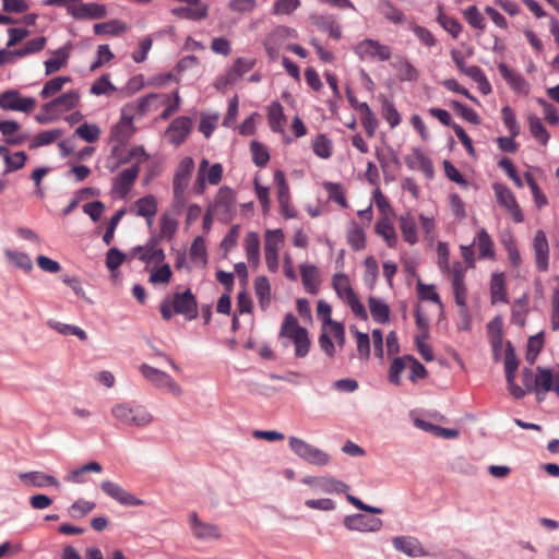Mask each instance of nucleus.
Wrapping results in <instances>:
<instances>
[{
  "mask_svg": "<svg viewBox=\"0 0 559 559\" xmlns=\"http://www.w3.org/2000/svg\"><path fill=\"white\" fill-rule=\"evenodd\" d=\"M102 469H103V467L98 462L92 461V462H88V463L82 465L79 468L71 471L66 476V480L69 483H73V484H82V483H84V479L82 477L84 473H88V472L100 473Z\"/></svg>",
  "mask_w": 559,
  "mask_h": 559,
  "instance_id": "49",
  "label": "nucleus"
},
{
  "mask_svg": "<svg viewBox=\"0 0 559 559\" xmlns=\"http://www.w3.org/2000/svg\"><path fill=\"white\" fill-rule=\"evenodd\" d=\"M533 251L535 257L536 267L540 272H546L549 269V243L546 234L543 230H537L533 238Z\"/></svg>",
  "mask_w": 559,
  "mask_h": 559,
  "instance_id": "20",
  "label": "nucleus"
},
{
  "mask_svg": "<svg viewBox=\"0 0 559 559\" xmlns=\"http://www.w3.org/2000/svg\"><path fill=\"white\" fill-rule=\"evenodd\" d=\"M280 337L284 340V345L290 342L295 346V356L304 358L308 355L311 342L307 329L302 328L296 317L287 313L281 326Z\"/></svg>",
  "mask_w": 559,
  "mask_h": 559,
  "instance_id": "2",
  "label": "nucleus"
},
{
  "mask_svg": "<svg viewBox=\"0 0 559 559\" xmlns=\"http://www.w3.org/2000/svg\"><path fill=\"white\" fill-rule=\"evenodd\" d=\"M130 257L150 265H159L165 260V251L159 248L155 240H150L143 246H138L130 251Z\"/></svg>",
  "mask_w": 559,
  "mask_h": 559,
  "instance_id": "13",
  "label": "nucleus"
},
{
  "mask_svg": "<svg viewBox=\"0 0 559 559\" xmlns=\"http://www.w3.org/2000/svg\"><path fill=\"white\" fill-rule=\"evenodd\" d=\"M140 174V166L134 164L130 168L123 169L114 180L112 189L121 198H126Z\"/></svg>",
  "mask_w": 559,
  "mask_h": 559,
  "instance_id": "25",
  "label": "nucleus"
},
{
  "mask_svg": "<svg viewBox=\"0 0 559 559\" xmlns=\"http://www.w3.org/2000/svg\"><path fill=\"white\" fill-rule=\"evenodd\" d=\"M209 7L206 4L189 7H180L171 10V13L180 19L199 21L207 16Z\"/></svg>",
  "mask_w": 559,
  "mask_h": 559,
  "instance_id": "40",
  "label": "nucleus"
},
{
  "mask_svg": "<svg viewBox=\"0 0 559 559\" xmlns=\"http://www.w3.org/2000/svg\"><path fill=\"white\" fill-rule=\"evenodd\" d=\"M107 14V8L102 3H82L78 4L76 11L73 12V17L76 20H93L103 19Z\"/></svg>",
  "mask_w": 559,
  "mask_h": 559,
  "instance_id": "28",
  "label": "nucleus"
},
{
  "mask_svg": "<svg viewBox=\"0 0 559 559\" xmlns=\"http://www.w3.org/2000/svg\"><path fill=\"white\" fill-rule=\"evenodd\" d=\"M36 106L33 97H23L16 90H9L0 94V108L21 112H31Z\"/></svg>",
  "mask_w": 559,
  "mask_h": 559,
  "instance_id": "12",
  "label": "nucleus"
},
{
  "mask_svg": "<svg viewBox=\"0 0 559 559\" xmlns=\"http://www.w3.org/2000/svg\"><path fill=\"white\" fill-rule=\"evenodd\" d=\"M80 102L81 94L79 91H68L62 95L53 98L52 100L44 104L40 108V111L35 116V120L41 124L52 122L58 119L61 114L76 108Z\"/></svg>",
  "mask_w": 559,
  "mask_h": 559,
  "instance_id": "3",
  "label": "nucleus"
},
{
  "mask_svg": "<svg viewBox=\"0 0 559 559\" xmlns=\"http://www.w3.org/2000/svg\"><path fill=\"white\" fill-rule=\"evenodd\" d=\"M399 223L403 239L409 245H415L418 241V235L414 216L405 213L399 217Z\"/></svg>",
  "mask_w": 559,
  "mask_h": 559,
  "instance_id": "36",
  "label": "nucleus"
},
{
  "mask_svg": "<svg viewBox=\"0 0 559 559\" xmlns=\"http://www.w3.org/2000/svg\"><path fill=\"white\" fill-rule=\"evenodd\" d=\"M177 229H178V219L169 213H164L160 216L159 237L163 239L170 240L175 236Z\"/></svg>",
  "mask_w": 559,
  "mask_h": 559,
  "instance_id": "59",
  "label": "nucleus"
},
{
  "mask_svg": "<svg viewBox=\"0 0 559 559\" xmlns=\"http://www.w3.org/2000/svg\"><path fill=\"white\" fill-rule=\"evenodd\" d=\"M493 191L497 201L502 205L513 217L516 223L523 222V214L520 210L519 204L515 201L513 193L503 185L495 183Z\"/></svg>",
  "mask_w": 559,
  "mask_h": 559,
  "instance_id": "19",
  "label": "nucleus"
},
{
  "mask_svg": "<svg viewBox=\"0 0 559 559\" xmlns=\"http://www.w3.org/2000/svg\"><path fill=\"white\" fill-rule=\"evenodd\" d=\"M347 531L359 533H377L382 530L383 521L379 518H370L362 513L348 514L343 520Z\"/></svg>",
  "mask_w": 559,
  "mask_h": 559,
  "instance_id": "11",
  "label": "nucleus"
},
{
  "mask_svg": "<svg viewBox=\"0 0 559 559\" xmlns=\"http://www.w3.org/2000/svg\"><path fill=\"white\" fill-rule=\"evenodd\" d=\"M173 272L167 263H160L159 265H154L150 270V282L152 284H168L171 280Z\"/></svg>",
  "mask_w": 559,
  "mask_h": 559,
  "instance_id": "54",
  "label": "nucleus"
},
{
  "mask_svg": "<svg viewBox=\"0 0 559 559\" xmlns=\"http://www.w3.org/2000/svg\"><path fill=\"white\" fill-rule=\"evenodd\" d=\"M290 450L301 460L317 466H325L331 462L330 455L323 450L297 437L289 438Z\"/></svg>",
  "mask_w": 559,
  "mask_h": 559,
  "instance_id": "7",
  "label": "nucleus"
},
{
  "mask_svg": "<svg viewBox=\"0 0 559 559\" xmlns=\"http://www.w3.org/2000/svg\"><path fill=\"white\" fill-rule=\"evenodd\" d=\"M102 491L108 497L115 499L117 502L123 506L138 507L142 506L143 501L135 496L124 490L120 485L111 480H103L100 483Z\"/></svg>",
  "mask_w": 559,
  "mask_h": 559,
  "instance_id": "18",
  "label": "nucleus"
},
{
  "mask_svg": "<svg viewBox=\"0 0 559 559\" xmlns=\"http://www.w3.org/2000/svg\"><path fill=\"white\" fill-rule=\"evenodd\" d=\"M20 124L13 120L0 121V131L5 138V142L12 145H20L25 142L26 136L16 134Z\"/></svg>",
  "mask_w": 559,
  "mask_h": 559,
  "instance_id": "41",
  "label": "nucleus"
},
{
  "mask_svg": "<svg viewBox=\"0 0 559 559\" xmlns=\"http://www.w3.org/2000/svg\"><path fill=\"white\" fill-rule=\"evenodd\" d=\"M100 134L102 130L95 123L84 122L81 126H79L75 130V135L87 143H94L98 141Z\"/></svg>",
  "mask_w": 559,
  "mask_h": 559,
  "instance_id": "57",
  "label": "nucleus"
},
{
  "mask_svg": "<svg viewBox=\"0 0 559 559\" xmlns=\"http://www.w3.org/2000/svg\"><path fill=\"white\" fill-rule=\"evenodd\" d=\"M462 73H464L465 75L471 78L473 81H475L478 85V90L484 95H488L491 93V85L488 82L483 70L478 66H467L465 69H463Z\"/></svg>",
  "mask_w": 559,
  "mask_h": 559,
  "instance_id": "47",
  "label": "nucleus"
},
{
  "mask_svg": "<svg viewBox=\"0 0 559 559\" xmlns=\"http://www.w3.org/2000/svg\"><path fill=\"white\" fill-rule=\"evenodd\" d=\"M194 169V160L190 156L183 157L175 171L173 179V194L174 202L173 205L178 211L185 205L186 202V192L190 182V178L192 171Z\"/></svg>",
  "mask_w": 559,
  "mask_h": 559,
  "instance_id": "4",
  "label": "nucleus"
},
{
  "mask_svg": "<svg viewBox=\"0 0 559 559\" xmlns=\"http://www.w3.org/2000/svg\"><path fill=\"white\" fill-rule=\"evenodd\" d=\"M302 483L313 490L324 493H342L349 489L347 484L331 476H307L302 478Z\"/></svg>",
  "mask_w": 559,
  "mask_h": 559,
  "instance_id": "15",
  "label": "nucleus"
},
{
  "mask_svg": "<svg viewBox=\"0 0 559 559\" xmlns=\"http://www.w3.org/2000/svg\"><path fill=\"white\" fill-rule=\"evenodd\" d=\"M245 252L248 262L258 267L260 264V236L255 231H250L246 235L243 241Z\"/></svg>",
  "mask_w": 559,
  "mask_h": 559,
  "instance_id": "34",
  "label": "nucleus"
},
{
  "mask_svg": "<svg viewBox=\"0 0 559 559\" xmlns=\"http://www.w3.org/2000/svg\"><path fill=\"white\" fill-rule=\"evenodd\" d=\"M379 11L390 22L394 24H402L405 21L404 13L399 10L391 1H381Z\"/></svg>",
  "mask_w": 559,
  "mask_h": 559,
  "instance_id": "56",
  "label": "nucleus"
},
{
  "mask_svg": "<svg viewBox=\"0 0 559 559\" xmlns=\"http://www.w3.org/2000/svg\"><path fill=\"white\" fill-rule=\"evenodd\" d=\"M490 298L491 304L508 301L507 288L503 273H493L490 280Z\"/></svg>",
  "mask_w": 559,
  "mask_h": 559,
  "instance_id": "37",
  "label": "nucleus"
},
{
  "mask_svg": "<svg viewBox=\"0 0 559 559\" xmlns=\"http://www.w3.org/2000/svg\"><path fill=\"white\" fill-rule=\"evenodd\" d=\"M112 418L127 428H146L154 423L153 414L147 407L132 402H119L111 406Z\"/></svg>",
  "mask_w": 559,
  "mask_h": 559,
  "instance_id": "1",
  "label": "nucleus"
},
{
  "mask_svg": "<svg viewBox=\"0 0 559 559\" xmlns=\"http://www.w3.org/2000/svg\"><path fill=\"white\" fill-rule=\"evenodd\" d=\"M477 246L481 258L491 259L495 257L493 242L484 228H480L477 233Z\"/></svg>",
  "mask_w": 559,
  "mask_h": 559,
  "instance_id": "64",
  "label": "nucleus"
},
{
  "mask_svg": "<svg viewBox=\"0 0 559 559\" xmlns=\"http://www.w3.org/2000/svg\"><path fill=\"white\" fill-rule=\"evenodd\" d=\"M332 284L337 296L344 301L350 299L356 295L354 289L352 288L348 276L344 273L335 274L333 276Z\"/></svg>",
  "mask_w": 559,
  "mask_h": 559,
  "instance_id": "42",
  "label": "nucleus"
},
{
  "mask_svg": "<svg viewBox=\"0 0 559 559\" xmlns=\"http://www.w3.org/2000/svg\"><path fill=\"white\" fill-rule=\"evenodd\" d=\"M168 102H170V95L168 94H148L138 100L136 110L140 115H144L157 110Z\"/></svg>",
  "mask_w": 559,
  "mask_h": 559,
  "instance_id": "29",
  "label": "nucleus"
},
{
  "mask_svg": "<svg viewBox=\"0 0 559 559\" xmlns=\"http://www.w3.org/2000/svg\"><path fill=\"white\" fill-rule=\"evenodd\" d=\"M406 163L412 169H418L427 177L433 175V165L431 159L419 148H414L406 157Z\"/></svg>",
  "mask_w": 559,
  "mask_h": 559,
  "instance_id": "30",
  "label": "nucleus"
},
{
  "mask_svg": "<svg viewBox=\"0 0 559 559\" xmlns=\"http://www.w3.org/2000/svg\"><path fill=\"white\" fill-rule=\"evenodd\" d=\"M300 273L302 285L307 293L316 295L319 290L320 285L318 269L312 264H301Z\"/></svg>",
  "mask_w": 559,
  "mask_h": 559,
  "instance_id": "35",
  "label": "nucleus"
},
{
  "mask_svg": "<svg viewBox=\"0 0 559 559\" xmlns=\"http://www.w3.org/2000/svg\"><path fill=\"white\" fill-rule=\"evenodd\" d=\"M72 45L67 43L62 47L50 52V58L45 60V74L51 75L61 69L66 68L70 59Z\"/></svg>",
  "mask_w": 559,
  "mask_h": 559,
  "instance_id": "23",
  "label": "nucleus"
},
{
  "mask_svg": "<svg viewBox=\"0 0 559 559\" xmlns=\"http://www.w3.org/2000/svg\"><path fill=\"white\" fill-rule=\"evenodd\" d=\"M353 50L361 60L386 61L392 56L391 48L388 45L371 38H366L357 43Z\"/></svg>",
  "mask_w": 559,
  "mask_h": 559,
  "instance_id": "9",
  "label": "nucleus"
},
{
  "mask_svg": "<svg viewBox=\"0 0 559 559\" xmlns=\"http://www.w3.org/2000/svg\"><path fill=\"white\" fill-rule=\"evenodd\" d=\"M190 262L197 267H205L207 264V249L205 239L198 236L193 239L189 250Z\"/></svg>",
  "mask_w": 559,
  "mask_h": 559,
  "instance_id": "33",
  "label": "nucleus"
},
{
  "mask_svg": "<svg viewBox=\"0 0 559 559\" xmlns=\"http://www.w3.org/2000/svg\"><path fill=\"white\" fill-rule=\"evenodd\" d=\"M19 478L24 481L25 484L34 487H59L60 484L57 478H55L51 475L45 474L43 472H26V473H20Z\"/></svg>",
  "mask_w": 559,
  "mask_h": 559,
  "instance_id": "32",
  "label": "nucleus"
},
{
  "mask_svg": "<svg viewBox=\"0 0 559 559\" xmlns=\"http://www.w3.org/2000/svg\"><path fill=\"white\" fill-rule=\"evenodd\" d=\"M368 306L372 319L378 323H386L390 320V307L389 305L377 297L368 298Z\"/></svg>",
  "mask_w": 559,
  "mask_h": 559,
  "instance_id": "38",
  "label": "nucleus"
},
{
  "mask_svg": "<svg viewBox=\"0 0 559 559\" xmlns=\"http://www.w3.org/2000/svg\"><path fill=\"white\" fill-rule=\"evenodd\" d=\"M235 202L236 199L233 190L227 187H223L216 194L213 209L218 215L228 218L235 210Z\"/></svg>",
  "mask_w": 559,
  "mask_h": 559,
  "instance_id": "26",
  "label": "nucleus"
},
{
  "mask_svg": "<svg viewBox=\"0 0 559 559\" xmlns=\"http://www.w3.org/2000/svg\"><path fill=\"white\" fill-rule=\"evenodd\" d=\"M133 211L135 215L146 219L148 226H152L153 219L157 213V200L154 195L147 194L134 202Z\"/></svg>",
  "mask_w": 559,
  "mask_h": 559,
  "instance_id": "27",
  "label": "nucleus"
},
{
  "mask_svg": "<svg viewBox=\"0 0 559 559\" xmlns=\"http://www.w3.org/2000/svg\"><path fill=\"white\" fill-rule=\"evenodd\" d=\"M488 333L490 336V342L495 352V358H499V353L502 346V330H501V320L496 318L488 323Z\"/></svg>",
  "mask_w": 559,
  "mask_h": 559,
  "instance_id": "51",
  "label": "nucleus"
},
{
  "mask_svg": "<svg viewBox=\"0 0 559 559\" xmlns=\"http://www.w3.org/2000/svg\"><path fill=\"white\" fill-rule=\"evenodd\" d=\"M374 228L376 233L383 238L389 247H395L397 242V235L393 224L388 217H383L378 221Z\"/></svg>",
  "mask_w": 559,
  "mask_h": 559,
  "instance_id": "44",
  "label": "nucleus"
},
{
  "mask_svg": "<svg viewBox=\"0 0 559 559\" xmlns=\"http://www.w3.org/2000/svg\"><path fill=\"white\" fill-rule=\"evenodd\" d=\"M171 305L177 314L185 316L188 320H192L198 317L197 300L190 289L175 294L171 299Z\"/></svg>",
  "mask_w": 559,
  "mask_h": 559,
  "instance_id": "17",
  "label": "nucleus"
},
{
  "mask_svg": "<svg viewBox=\"0 0 559 559\" xmlns=\"http://www.w3.org/2000/svg\"><path fill=\"white\" fill-rule=\"evenodd\" d=\"M255 64L254 59L237 58L230 69L222 76L217 86L231 85L237 82L245 73L249 72Z\"/></svg>",
  "mask_w": 559,
  "mask_h": 559,
  "instance_id": "22",
  "label": "nucleus"
},
{
  "mask_svg": "<svg viewBox=\"0 0 559 559\" xmlns=\"http://www.w3.org/2000/svg\"><path fill=\"white\" fill-rule=\"evenodd\" d=\"M393 548L409 558L427 557L428 550L423 543L415 536L402 535L392 538Z\"/></svg>",
  "mask_w": 559,
  "mask_h": 559,
  "instance_id": "14",
  "label": "nucleus"
},
{
  "mask_svg": "<svg viewBox=\"0 0 559 559\" xmlns=\"http://www.w3.org/2000/svg\"><path fill=\"white\" fill-rule=\"evenodd\" d=\"M535 389L538 392H555L559 397V370L554 373L550 369L537 367Z\"/></svg>",
  "mask_w": 559,
  "mask_h": 559,
  "instance_id": "24",
  "label": "nucleus"
},
{
  "mask_svg": "<svg viewBox=\"0 0 559 559\" xmlns=\"http://www.w3.org/2000/svg\"><path fill=\"white\" fill-rule=\"evenodd\" d=\"M4 255L8 261L17 269H21L25 272H29L33 269V262L31 258L24 252L5 250Z\"/></svg>",
  "mask_w": 559,
  "mask_h": 559,
  "instance_id": "55",
  "label": "nucleus"
},
{
  "mask_svg": "<svg viewBox=\"0 0 559 559\" xmlns=\"http://www.w3.org/2000/svg\"><path fill=\"white\" fill-rule=\"evenodd\" d=\"M127 31V25L119 20H111L105 23H98L94 25V33L99 34H108V35H119Z\"/></svg>",
  "mask_w": 559,
  "mask_h": 559,
  "instance_id": "62",
  "label": "nucleus"
},
{
  "mask_svg": "<svg viewBox=\"0 0 559 559\" xmlns=\"http://www.w3.org/2000/svg\"><path fill=\"white\" fill-rule=\"evenodd\" d=\"M254 293L262 309H266L271 302V285L265 276L254 280Z\"/></svg>",
  "mask_w": 559,
  "mask_h": 559,
  "instance_id": "46",
  "label": "nucleus"
},
{
  "mask_svg": "<svg viewBox=\"0 0 559 559\" xmlns=\"http://www.w3.org/2000/svg\"><path fill=\"white\" fill-rule=\"evenodd\" d=\"M358 109L361 112V123L368 136L372 138L378 128V120L367 103L359 104Z\"/></svg>",
  "mask_w": 559,
  "mask_h": 559,
  "instance_id": "50",
  "label": "nucleus"
},
{
  "mask_svg": "<svg viewBox=\"0 0 559 559\" xmlns=\"http://www.w3.org/2000/svg\"><path fill=\"white\" fill-rule=\"evenodd\" d=\"M267 121L274 132H283L286 117L283 106L278 102L272 103L267 108Z\"/></svg>",
  "mask_w": 559,
  "mask_h": 559,
  "instance_id": "39",
  "label": "nucleus"
},
{
  "mask_svg": "<svg viewBox=\"0 0 559 559\" xmlns=\"http://www.w3.org/2000/svg\"><path fill=\"white\" fill-rule=\"evenodd\" d=\"M284 245V233L282 229L266 230L264 241L265 263L270 272H277L280 266V250Z\"/></svg>",
  "mask_w": 559,
  "mask_h": 559,
  "instance_id": "8",
  "label": "nucleus"
},
{
  "mask_svg": "<svg viewBox=\"0 0 559 559\" xmlns=\"http://www.w3.org/2000/svg\"><path fill=\"white\" fill-rule=\"evenodd\" d=\"M311 23L320 31L326 32L332 38L340 39L342 31L336 21L331 15L311 14Z\"/></svg>",
  "mask_w": 559,
  "mask_h": 559,
  "instance_id": "31",
  "label": "nucleus"
},
{
  "mask_svg": "<svg viewBox=\"0 0 559 559\" xmlns=\"http://www.w3.org/2000/svg\"><path fill=\"white\" fill-rule=\"evenodd\" d=\"M188 524L192 536L203 543L222 540L223 532L219 525L203 521L195 511L188 514Z\"/></svg>",
  "mask_w": 559,
  "mask_h": 559,
  "instance_id": "6",
  "label": "nucleus"
},
{
  "mask_svg": "<svg viewBox=\"0 0 559 559\" xmlns=\"http://www.w3.org/2000/svg\"><path fill=\"white\" fill-rule=\"evenodd\" d=\"M407 358L408 355L396 357L393 359L390 369H389V381L394 385H400L402 380L401 376L403 371L407 368Z\"/></svg>",
  "mask_w": 559,
  "mask_h": 559,
  "instance_id": "60",
  "label": "nucleus"
},
{
  "mask_svg": "<svg viewBox=\"0 0 559 559\" xmlns=\"http://www.w3.org/2000/svg\"><path fill=\"white\" fill-rule=\"evenodd\" d=\"M62 134H63V131L61 129H51V130L41 131L33 138L29 147L36 148L39 146L48 145V144L55 142L57 139L61 138Z\"/></svg>",
  "mask_w": 559,
  "mask_h": 559,
  "instance_id": "58",
  "label": "nucleus"
},
{
  "mask_svg": "<svg viewBox=\"0 0 559 559\" xmlns=\"http://www.w3.org/2000/svg\"><path fill=\"white\" fill-rule=\"evenodd\" d=\"M130 107L121 110L119 121L114 124L109 132V139L116 143H126L135 132L133 117L129 115Z\"/></svg>",
  "mask_w": 559,
  "mask_h": 559,
  "instance_id": "16",
  "label": "nucleus"
},
{
  "mask_svg": "<svg viewBox=\"0 0 559 559\" xmlns=\"http://www.w3.org/2000/svg\"><path fill=\"white\" fill-rule=\"evenodd\" d=\"M148 154L145 152L144 147L141 145L131 147L128 152L126 157H121L119 160L115 162L110 166V171H115L118 169L121 165L127 164L131 160H135V164L140 166L141 163L146 162L148 159Z\"/></svg>",
  "mask_w": 559,
  "mask_h": 559,
  "instance_id": "45",
  "label": "nucleus"
},
{
  "mask_svg": "<svg viewBox=\"0 0 559 559\" xmlns=\"http://www.w3.org/2000/svg\"><path fill=\"white\" fill-rule=\"evenodd\" d=\"M312 150L318 157L326 159L333 153L332 142L324 134H319L312 141Z\"/></svg>",
  "mask_w": 559,
  "mask_h": 559,
  "instance_id": "63",
  "label": "nucleus"
},
{
  "mask_svg": "<svg viewBox=\"0 0 559 559\" xmlns=\"http://www.w3.org/2000/svg\"><path fill=\"white\" fill-rule=\"evenodd\" d=\"M139 370L141 374L144 377V379L147 380L156 389L165 393L171 394L173 396L176 397L182 395V386L166 372L157 368H154L147 364H142L139 367Z\"/></svg>",
  "mask_w": 559,
  "mask_h": 559,
  "instance_id": "5",
  "label": "nucleus"
},
{
  "mask_svg": "<svg viewBox=\"0 0 559 559\" xmlns=\"http://www.w3.org/2000/svg\"><path fill=\"white\" fill-rule=\"evenodd\" d=\"M71 81V76L68 75L52 78L44 84L39 95L44 99L49 98L59 93L63 86Z\"/></svg>",
  "mask_w": 559,
  "mask_h": 559,
  "instance_id": "48",
  "label": "nucleus"
},
{
  "mask_svg": "<svg viewBox=\"0 0 559 559\" xmlns=\"http://www.w3.org/2000/svg\"><path fill=\"white\" fill-rule=\"evenodd\" d=\"M498 70L501 76L513 87L514 90L521 91L525 86V80L523 76L512 69H510L506 63H500L498 66Z\"/></svg>",
  "mask_w": 559,
  "mask_h": 559,
  "instance_id": "61",
  "label": "nucleus"
},
{
  "mask_svg": "<svg viewBox=\"0 0 559 559\" xmlns=\"http://www.w3.org/2000/svg\"><path fill=\"white\" fill-rule=\"evenodd\" d=\"M192 121L187 117L176 118L165 131L167 141L174 145H180L190 134Z\"/></svg>",
  "mask_w": 559,
  "mask_h": 559,
  "instance_id": "21",
  "label": "nucleus"
},
{
  "mask_svg": "<svg viewBox=\"0 0 559 559\" xmlns=\"http://www.w3.org/2000/svg\"><path fill=\"white\" fill-rule=\"evenodd\" d=\"M47 324L50 329L55 330L56 332L62 335H75L82 341H85L87 338V334L85 333V331H83L79 326L67 324L57 320H49Z\"/></svg>",
  "mask_w": 559,
  "mask_h": 559,
  "instance_id": "52",
  "label": "nucleus"
},
{
  "mask_svg": "<svg viewBox=\"0 0 559 559\" xmlns=\"http://www.w3.org/2000/svg\"><path fill=\"white\" fill-rule=\"evenodd\" d=\"M223 167L221 164L215 163L210 165V162L203 158L200 162L199 169L193 186V191L197 194H202L205 190V185H217L222 180Z\"/></svg>",
  "mask_w": 559,
  "mask_h": 559,
  "instance_id": "10",
  "label": "nucleus"
},
{
  "mask_svg": "<svg viewBox=\"0 0 559 559\" xmlns=\"http://www.w3.org/2000/svg\"><path fill=\"white\" fill-rule=\"evenodd\" d=\"M527 121L532 136L540 144L546 145L549 141L550 134L544 127L540 118L535 114H528Z\"/></svg>",
  "mask_w": 559,
  "mask_h": 559,
  "instance_id": "43",
  "label": "nucleus"
},
{
  "mask_svg": "<svg viewBox=\"0 0 559 559\" xmlns=\"http://www.w3.org/2000/svg\"><path fill=\"white\" fill-rule=\"evenodd\" d=\"M116 90V86L109 80V75L104 74L92 83L90 93L95 96H110Z\"/></svg>",
  "mask_w": 559,
  "mask_h": 559,
  "instance_id": "53",
  "label": "nucleus"
}]
</instances>
